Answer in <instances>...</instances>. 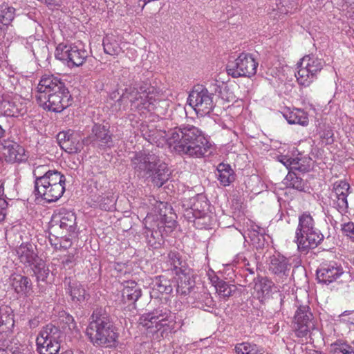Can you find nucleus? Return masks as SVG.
<instances>
[{
    "label": "nucleus",
    "mask_w": 354,
    "mask_h": 354,
    "mask_svg": "<svg viewBox=\"0 0 354 354\" xmlns=\"http://www.w3.org/2000/svg\"><path fill=\"white\" fill-rule=\"evenodd\" d=\"M196 301L194 302L195 307L208 310L205 308H212L215 306L214 301L209 293L203 292L198 293L194 297Z\"/></svg>",
    "instance_id": "473e14b6"
},
{
    "label": "nucleus",
    "mask_w": 354,
    "mask_h": 354,
    "mask_svg": "<svg viewBox=\"0 0 354 354\" xmlns=\"http://www.w3.org/2000/svg\"><path fill=\"white\" fill-rule=\"evenodd\" d=\"M0 97H1V96H0Z\"/></svg>",
    "instance_id": "774afa93"
},
{
    "label": "nucleus",
    "mask_w": 354,
    "mask_h": 354,
    "mask_svg": "<svg viewBox=\"0 0 354 354\" xmlns=\"http://www.w3.org/2000/svg\"><path fill=\"white\" fill-rule=\"evenodd\" d=\"M102 182L106 183V180L105 179V177L104 176H102Z\"/></svg>",
    "instance_id": "680f3d73"
},
{
    "label": "nucleus",
    "mask_w": 354,
    "mask_h": 354,
    "mask_svg": "<svg viewBox=\"0 0 354 354\" xmlns=\"http://www.w3.org/2000/svg\"><path fill=\"white\" fill-rule=\"evenodd\" d=\"M176 221L172 217H168L167 215H160V221L158 224V229L160 230L162 228H169L171 230L174 227Z\"/></svg>",
    "instance_id": "a18cd8bd"
},
{
    "label": "nucleus",
    "mask_w": 354,
    "mask_h": 354,
    "mask_svg": "<svg viewBox=\"0 0 354 354\" xmlns=\"http://www.w3.org/2000/svg\"><path fill=\"white\" fill-rule=\"evenodd\" d=\"M15 351H12L11 349L8 348H0V354H15Z\"/></svg>",
    "instance_id": "4d7b16f0"
},
{
    "label": "nucleus",
    "mask_w": 354,
    "mask_h": 354,
    "mask_svg": "<svg viewBox=\"0 0 354 354\" xmlns=\"http://www.w3.org/2000/svg\"><path fill=\"white\" fill-rule=\"evenodd\" d=\"M295 239L298 250L301 252L315 248L323 241L324 236L315 227L314 219L310 213L304 212L299 216Z\"/></svg>",
    "instance_id": "423d86ee"
},
{
    "label": "nucleus",
    "mask_w": 354,
    "mask_h": 354,
    "mask_svg": "<svg viewBox=\"0 0 354 354\" xmlns=\"http://www.w3.org/2000/svg\"><path fill=\"white\" fill-rule=\"evenodd\" d=\"M342 230L343 232L351 239L354 241V223L349 222L342 225Z\"/></svg>",
    "instance_id": "09e8293b"
},
{
    "label": "nucleus",
    "mask_w": 354,
    "mask_h": 354,
    "mask_svg": "<svg viewBox=\"0 0 354 354\" xmlns=\"http://www.w3.org/2000/svg\"><path fill=\"white\" fill-rule=\"evenodd\" d=\"M43 338L37 337V350L39 354H58L60 350V343L53 342L48 340L46 342H42Z\"/></svg>",
    "instance_id": "c85d7f7f"
},
{
    "label": "nucleus",
    "mask_w": 354,
    "mask_h": 354,
    "mask_svg": "<svg viewBox=\"0 0 354 354\" xmlns=\"http://www.w3.org/2000/svg\"><path fill=\"white\" fill-rule=\"evenodd\" d=\"M351 346L343 340H337L330 345L329 351L331 354H347Z\"/></svg>",
    "instance_id": "ea45409f"
},
{
    "label": "nucleus",
    "mask_w": 354,
    "mask_h": 354,
    "mask_svg": "<svg viewBox=\"0 0 354 354\" xmlns=\"http://www.w3.org/2000/svg\"><path fill=\"white\" fill-rule=\"evenodd\" d=\"M66 242H67V243H68V245H71V243H69V241L66 240Z\"/></svg>",
    "instance_id": "69168bd1"
},
{
    "label": "nucleus",
    "mask_w": 354,
    "mask_h": 354,
    "mask_svg": "<svg viewBox=\"0 0 354 354\" xmlns=\"http://www.w3.org/2000/svg\"><path fill=\"white\" fill-rule=\"evenodd\" d=\"M86 333L93 345L106 348L114 346L118 338L110 316L101 308L93 310Z\"/></svg>",
    "instance_id": "f03ea898"
},
{
    "label": "nucleus",
    "mask_w": 354,
    "mask_h": 354,
    "mask_svg": "<svg viewBox=\"0 0 354 354\" xmlns=\"http://www.w3.org/2000/svg\"><path fill=\"white\" fill-rule=\"evenodd\" d=\"M17 254L21 263L29 266L35 264L39 259L34 251V246L30 243L21 244L17 249Z\"/></svg>",
    "instance_id": "a878e982"
},
{
    "label": "nucleus",
    "mask_w": 354,
    "mask_h": 354,
    "mask_svg": "<svg viewBox=\"0 0 354 354\" xmlns=\"http://www.w3.org/2000/svg\"><path fill=\"white\" fill-rule=\"evenodd\" d=\"M3 154L8 162H21L27 159L24 148L13 141H5L2 144Z\"/></svg>",
    "instance_id": "6ab92c4d"
},
{
    "label": "nucleus",
    "mask_w": 354,
    "mask_h": 354,
    "mask_svg": "<svg viewBox=\"0 0 354 354\" xmlns=\"http://www.w3.org/2000/svg\"><path fill=\"white\" fill-rule=\"evenodd\" d=\"M175 317L166 308H156L153 311L142 315L138 320L140 326L151 333H156L161 329L172 330L175 325Z\"/></svg>",
    "instance_id": "6e6552de"
},
{
    "label": "nucleus",
    "mask_w": 354,
    "mask_h": 354,
    "mask_svg": "<svg viewBox=\"0 0 354 354\" xmlns=\"http://www.w3.org/2000/svg\"><path fill=\"white\" fill-rule=\"evenodd\" d=\"M53 221L59 222L60 228L70 233H74L77 229L75 213L65 208L60 209L57 213L53 215Z\"/></svg>",
    "instance_id": "412c9836"
},
{
    "label": "nucleus",
    "mask_w": 354,
    "mask_h": 354,
    "mask_svg": "<svg viewBox=\"0 0 354 354\" xmlns=\"http://www.w3.org/2000/svg\"><path fill=\"white\" fill-rule=\"evenodd\" d=\"M344 273L343 269L336 263L322 264L317 270V279L319 283H330Z\"/></svg>",
    "instance_id": "aec40b11"
},
{
    "label": "nucleus",
    "mask_w": 354,
    "mask_h": 354,
    "mask_svg": "<svg viewBox=\"0 0 354 354\" xmlns=\"http://www.w3.org/2000/svg\"><path fill=\"white\" fill-rule=\"evenodd\" d=\"M57 59L64 61L70 67L82 66L88 57L82 44L66 45L59 44L55 52Z\"/></svg>",
    "instance_id": "9d476101"
},
{
    "label": "nucleus",
    "mask_w": 354,
    "mask_h": 354,
    "mask_svg": "<svg viewBox=\"0 0 354 354\" xmlns=\"http://www.w3.org/2000/svg\"><path fill=\"white\" fill-rule=\"evenodd\" d=\"M95 188H96L97 190H99V188H98L97 183V182L95 183Z\"/></svg>",
    "instance_id": "e2e57ef3"
},
{
    "label": "nucleus",
    "mask_w": 354,
    "mask_h": 354,
    "mask_svg": "<svg viewBox=\"0 0 354 354\" xmlns=\"http://www.w3.org/2000/svg\"><path fill=\"white\" fill-rule=\"evenodd\" d=\"M153 288L160 293L170 294L173 290L172 282L164 276H158L154 279Z\"/></svg>",
    "instance_id": "f704fd0d"
},
{
    "label": "nucleus",
    "mask_w": 354,
    "mask_h": 354,
    "mask_svg": "<svg viewBox=\"0 0 354 354\" xmlns=\"http://www.w3.org/2000/svg\"><path fill=\"white\" fill-rule=\"evenodd\" d=\"M73 131L71 130L62 131L58 133L57 141L62 149L64 148V144H66L69 141L71 136H73Z\"/></svg>",
    "instance_id": "de8ad7c7"
},
{
    "label": "nucleus",
    "mask_w": 354,
    "mask_h": 354,
    "mask_svg": "<svg viewBox=\"0 0 354 354\" xmlns=\"http://www.w3.org/2000/svg\"><path fill=\"white\" fill-rule=\"evenodd\" d=\"M250 273H254V271L252 269H248Z\"/></svg>",
    "instance_id": "0e129e2a"
},
{
    "label": "nucleus",
    "mask_w": 354,
    "mask_h": 354,
    "mask_svg": "<svg viewBox=\"0 0 354 354\" xmlns=\"http://www.w3.org/2000/svg\"><path fill=\"white\" fill-rule=\"evenodd\" d=\"M304 160L297 157L292 159V171H299L301 172H306L309 171L310 166L304 164Z\"/></svg>",
    "instance_id": "37998d69"
},
{
    "label": "nucleus",
    "mask_w": 354,
    "mask_h": 354,
    "mask_svg": "<svg viewBox=\"0 0 354 354\" xmlns=\"http://www.w3.org/2000/svg\"><path fill=\"white\" fill-rule=\"evenodd\" d=\"M86 144L85 138L80 140L75 136L74 133L71 136L69 141L66 144H64V149L68 153H77L82 151L83 147Z\"/></svg>",
    "instance_id": "72a5a7b5"
},
{
    "label": "nucleus",
    "mask_w": 354,
    "mask_h": 354,
    "mask_svg": "<svg viewBox=\"0 0 354 354\" xmlns=\"http://www.w3.org/2000/svg\"><path fill=\"white\" fill-rule=\"evenodd\" d=\"M292 159L293 158L285 157L283 160H281V162L289 169V171H292Z\"/></svg>",
    "instance_id": "6e6d98bb"
},
{
    "label": "nucleus",
    "mask_w": 354,
    "mask_h": 354,
    "mask_svg": "<svg viewBox=\"0 0 354 354\" xmlns=\"http://www.w3.org/2000/svg\"><path fill=\"white\" fill-rule=\"evenodd\" d=\"M257 66L258 63L251 55L241 53L234 61L227 64V71L233 77H251L256 74Z\"/></svg>",
    "instance_id": "9b49d317"
},
{
    "label": "nucleus",
    "mask_w": 354,
    "mask_h": 354,
    "mask_svg": "<svg viewBox=\"0 0 354 354\" xmlns=\"http://www.w3.org/2000/svg\"><path fill=\"white\" fill-rule=\"evenodd\" d=\"M46 96V100L38 102L39 105L46 110L58 113L69 106V100L71 97L68 89L56 95L48 94Z\"/></svg>",
    "instance_id": "dca6fc26"
},
{
    "label": "nucleus",
    "mask_w": 354,
    "mask_h": 354,
    "mask_svg": "<svg viewBox=\"0 0 354 354\" xmlns=\"http://www.w3.org/2000/svg\"><path fill=\"white\" fill-rule=\"evenodd\" d=\"M353 345V348H354V341L352 342Z\"/></svg>",
    "instance_id": "338daca9"
},
{
    "label": "nucleus",
    "mask_w": 354,
    "mask_h": 354,
    "mask_svg": "<svg viewBox=\"0 0 354 354\" xmlns=\"http://www.w3.org/2000/svg\"><path fill=\"white\" fill-rule=\"evenodd\" d=\"M102 194H99L95 202L97 203L99 207L103 210L110 211L115 205V197L111 192H100Z\"/></svg>",
    "instance_id": "c756f323"
},
{
    "label": "nucleus",
    "mask_w": 354,
    "mask_h": 354,
    "mask_svg": "<svg viewBox=\"0 0 354 354\" xmlns=\"http://www.w3.org/2000/svg\"><path fill=\"white\" fill-rule=\"evenodd\" d=\"M221 91V88L217 83L211 84L207 87L197 85L189 93L187 103L198 115L205 116L212 111Z\"/></svg>",
    "instance_id": "39448f33"
},
{
    "label": "nucleus",
    "mask_w": 354,
    "mask_h": 354,
    "mask_svg": "<svg viewBox=\"0 0 354 354\" xmlns=\"http://www.w3.org/2000/svg\"><path fill=\"white\" fill-rule=\"evenodd\" d=\"M73 262H74V257H73V256H70L69 255V256L66 257L63 259L62 264H63L64 268L68 267V268H70L73 266Z\"/></svg>",
    "instance_id": "5fc2aeb1"
},
{
    "label": "nucleus",
    "mask_w": 354,
    "mask_h": 354,
    "mask_svg": "<svg viewBox=\"0 0 354 354\" xmlns=\"http://www.w3.org/2000/svg\"><path fill=\"white\" fill-rule=\"evenodd\" d=\"M11 286L15 291L25 297L30 296L32 292V284L30 279L21 274H13L10 277Z\"/></svg>",
    "instance_id": "4be33fe9"
},
{
    "label": "nucleus",
    "mask_w": 354,
    "mask_h": 354,
    "mask_svg": "<svg viewBox=\"0 0 354 354\" xmlns=\"http://www.w3.org/2000/svg\"><path fill=\"white\" fill-rule=\"evenodd\" d=\"M285 184L290 187H292L299 191H304L305 189V182L303 179L297 176L294 171H289L285 179Z\"/></svg>",
    "instance_id": "e433bc0d"
},
{
    "label": "nucleus",
    "mask_w": 354,
    "mask_h": 354,
    "mask_svg": "<svg viewBox=\"0 0 354 354\" xmlns=\"http://www.w3.org/2000/svg\"><path fill=\"white\" fill-rule=\"evenodd\" d=\"M61 354H77V353H74L71 350H67V351L62 352Z\"/></svg>",
    "instance_id": "13d9d810"
},
{
    "label": "nucleus",
    "mask_w": 354,
    "mask_h": 354,
    "mask_svg": "<svg viewBox=\"0 0 354 354\" xmlns=\"http://www.w3.org/2000/svg\"><path fill=\"white\" fill-rule=\"evenodd\" d=\"M38 95H36L37 101L46 100L48 94H57L64 92L68 89L64 83L58 77L53 75H45L41 78L37 87Z\"/></svg>",
    "instance_id": "ddd939ff"
},
{
    "label": "nucleus",
    "mask_w": 354,
    "mask_h": 354,
    "mask_svg": "<svg viewBox=\"0 0 354 354\" xmlns=\"http://www.w3.org/2000/svg\"><path fill=\"white\" fill-rule=\"evenodd\" d=\"M14 326L13 315L8 307L0 308V333L6 332Z\"/></svg>",
    "instance_id": "7c9ffc66"
},
{
    "label": "nucleus",
    "mask_w": 354,
    "mask_h": 354,
    "mask_svg": "<svg viewBox=\"0 0 354 354\" xmlns=\"http://www.w3.org/2000/svg\"><path fill=\"white\" fill-rule=\"evenodd\" d=\"M67 246H68V245H66V243H64V245L60 244V247H62V248H67Z\"/></svg>",
    "instance_id": "052dcab7"
},
{
    "label": "nucleus",
    "mask_w": 354,
    "mask_h": 354,
    "mask_svg": "<svg viewBox=\"0 0 354 354\" xmlns=\"http://www.w3.org/2000/svg\"><path fill=\"white\" fill-rule=\"evenodd\" d=\"M86 145L99 148L111 147L113 145L112 135L110 133L109 127L100 124H95L91 129V133L85 138Z\"/></svg>",
    "instance_id": "4468645a"
},
{
    "label": "nucleus",
    "mask_w": 354,
    "mask_h": 354,
    "mask_svg": "<svg viewBox=\"0 0 354 354\" xmlns=\"http://www.w3.org/2000/svg\"><path fill=\"white\" fill-rule=\"evenodd\" d=\"M216 176L224 187L230 185L235 180V174L229 164L221 162L216 167Z\"/></svg>",
    "instance_id": "393cba45"
},
{
    "label": "nucleus",
    "mask_w": 354,
    "mask_h": 354,
    "mask_svg": "<svg viewBox=\"0 0 354 354\" xmlns=\"http://www.w3.org/2000/svg\"><path fill=\"white\" fill-rule=\"evenodd\" d=\"M138 176L151 179L154 185L160 187L168 180L169 174L165 163L154 154L138 153L131 160Z\"/></svg>",
    "instance_id": "7ed1b4c3"
},
{
    "label": "nucleus",
    "mask_w": 354,
    "mask_h": 354,
    "mask_svg": "<svg viewBox=\"0 0 354 354\" xmlns=\"http://www.w3.org/2000/svg\"><path fill=\"white\" fill-rule=\"evenodd\" d=\"M290 266L289 259L280 254L270 257L269 270L275 276L277 282H283L287 279Z\"/></svg>",
    "instance_id": "f3484780"
},
{
    "label": "nucleus",
    "mask_w": 354,
    "mask_h": 354,
    "mask_svg": "<svg viewBox=\"0 0 354 354\" xmlns=\"http://www.w3.org/2000/svg\"><path fill=\"white\" fill-rule=\"evenodd\" d=\"M216 292L221 297H230L236 290L235 285L230 284L223 280H218L215 285Z\"/></svg>",
    "instance_id": "c9c22d12"
},
{
    "label": "nucleus",
    "mask_w": 354,
    "mask_h": 354,
    "mask_svg": "<svg viewBox=\"0 0 354 354\" xmlns=\"http://www.w3.org/2000/svg\"><path fill=\"white\" fill-rule=\"evenodd\" d=\"M14 8L3 3L0 6V23L4 26L9 25L15 17Z\"/></svg>",
    "instance_id": "4c0bfd02"
},
{
    "label": "nucleus",
    "mask_w": 354,
    "mask_h": 354,
    "mask_svg": "<svg viewBox=\"0 0 354 354\" xmlns=\"http://www.w3.org/2000/svg\"><path fill=\"white\" fill-rule=\"evenodd\" d=\"M350 185L344 180H339L334 183L330 198L333 206L340 213H346L348 207L347 197L349 194Z\"/></svg>",
    "instance_id": "2eb2a0df"
},
{
    "label": "nucleus",
    "mask_w": 354,
    "mask_h": 354,
    "mask_svg": "<svg viewBox=\"0 0 354 354\" xmlns=\"http://www.w3.org/2000/svg\"><path fill=\"white\" fill-rule=\"evenodd\" d=\"M154 88L149 84L141 82L134 86L127 88L118 101L121 102L129 101L132 110L145 109L151 111L153 109L157 100V95L154 93Z\"/></svg>",
    "instance_id": "0eeeda50"
},
{
    "label": "nucleus",
    "mask_w": 354,
    "mask_h": 354,
    "mask_svg": "<svg viewBox=\"0 0 354 354\" xmlns=\"http://www.w3.org/2000/svg\"><path fill=\"white\" fill-rule=\"evenodd\" d=\"M45 171H48L47 168L44 165H39L35 167L33 171V175L37 180L39 177H41Z\"/></svg>",
    "instance_id": "603ef678"
},
{
    "label": "nucleus",
    "mask_w": 354,
    "mask_h": 354,
    "mask_svg": "<svg viewBox=\"0 0 354 354\" xmlns=\"http://www.w3.org/2000/svg\"><path fill=\"white\" fill-rule=\"evenodd\" d=\"M65 283L68 284L67 292L71 297L73 301L82 303L88 298L89 295L86 293L85 288L79 281L68 279V281L66 279Z\"/></svg>",
    "instance_id": "5701e85b"
},
{
    "label": "nucleus",
    "mask_w": 354,
    "mask_h": 354,
    "mask_svg": "<svg viewBox=\"0 0 354 354\" xmlns=\"http://www.w3.org/2000/svg\"><path fill=\"white\" fill-rule=\"evenodd\" d=\"M103 47L104 53L110 55H118L122 50L113 36H106L103 39Z\"/></svg>",
    "instance_id": "2f4dec72"
},
{
    "label": "nucleus",
    "mask_w": 354,
    "mask_h": 354,
    "mask_svg": "<svg viewBox=\"0 0 354 354\" xmlns=\"http://www.w3.org/2000/svg\"><path fill=\"white\" fill-rule=\"evenodd\" d=\"M33 265L32 270L38 281H44L49 273L45 263L41 259H38Z\"/></svg>",
    "instance_id": "58836bf2"
},
{
    "label": "nucleus",
    "mask_w": 354,
    "mask_h": 354,
    "mask_svg": "<svg viewBox=\"0 0 354 354\" xmlns=\"http://www.w3.org/2000/svg\"><path fill=\"white\" fill-rule=\"evenodd\" d=\"M325 66V61L314 55H305L297 63V71L295 74L297 81L300 86H309L317 78L318 74Z\"/></svg>",
    "instance_id": "1a4fd4ad"
},
{
    "label": "nucleus",
    "mask_w": 354,
    "mask_h": 354,
    "mask_svg": "<svg viewBox=\"0 0 354 354\" xmlns=\"http://www.w3.org/2000/svg\"><path fill=\"white\" fill-rule=\"evenodd\" d=\"M160 134L176 152L192 158L204 157L212 147L203 131L192 124H183Z\"/></svg>",
    "instance_id": "f257e3e1"
},
{
    "label": "nucleus",
    "mask_w": 354,
    "mask_h": 354,
    "mask_svg": "<svg viewBox=\"0 0 354 354\" xmlns=\"http://www.w3.org/2000/svg\"><path fill=\"white\" fill-rule=\"evenodd\" d=\"M287 122L290 124H299L306 127L308 124V114L303 110L295 109L283 114Z\"/></svg>",
    "instance_id": "cd10ccee"
},
{
    "label": "nucleus",
    "mask_w": 354,
    "mask_h": 354,
    "mask_svg": "<svg viewBox=\"0 0 354 354\" xmlns=\"http://www.w3.org/2000/svg\"><path fill=\"white\" fill-rule=\"evenodd\" d=\"M37 337L44 339L42 342L44 343L48 340L60 343L63 337V333L58 327L50 324L42 328Z\"/></svg>",
    "instance_id": "bb28decb"
},
{
    "label": "nucleus",
    "mask_w": 354,
    "mask_h": 354,
    "mask_svg": "<svg viewBox=\"0 0 354 354\" xmlns=\"http://www.w3.org/2000/svg\"><path fill=\"white\" fill-rule=\"evenodd\" d=\"M347 354H354V351H353V348L351 347V348L350 349V351H348V353Z\"/></svg>",
    "instance_id": "bf43d9fd"
},
{
    "label": "nucleus",
    "mask_w": 354,
    "mask_h": 354,
    "mask_svg": "<svg viewBox=\"0 0 354 354\" xmlns=\"http://www.w3.org/2000/svg\"><path fill=\"white\" fill-rule=\"evenodd\" d=\"M272 286V282L267 278H261L259 281V283L257 284V286L259 288V290L264 293H268L271 290V288Z\"/></svg>",
    "instance_id": "49530a36"
},
{
    "label": "nucleus",
    "mask_w": 354,
    "mask_h": 354,
    "mask_svg": "<svg viewBox=\"0 0 354 354\" xmlns=\"http://www.w3.org/2000/svg\"><path fill=\"white\" fill-rule=\"evenodd\" d=\"M293 328L299 337H306L315 328L314 317L307 305H300L295 314Z\"/></svg>",
    "instance_id": "f8f14e48"
},
{
    "label": "nucleus",
    "mask_w": 354,
    "mask_h": 354,
    "mask_svg": "<svg viewBox=\"0 0 354 354\" xmlns=\"http://www.w3.org/2000/svg\"><path fill=\"white\" fill-rule=\"evenodd\" d=\"M142 295L140 287L134 281H127L122 292L124 302L134 304Z\"/></svg>",
    "instance_id": "b1692460"
},
{
    "label": "nucleus",
    "mask_w": 354,
    "mask_h": 354,
    "mask_svg": "<svg viewBox=\"0 0 354 354\" xmlns=\"http://www.w3.org/2000/svg\"><path fill=\"white\" fill-rule=\"evenodd\" d=\"M168 262L172 266V269L175 270L176 273L182 271L183 263L181 256L178 252L171 251L168 254Z\"/></svg>",
    "instance_id": "a19ab883"
},
{
    "label": "nucleus",
    "mask_w": 354,
    "mask_h": 354,
    "mask_svg": "<svg viewBox=\"0 0 354 354\" xmlns=\"http://www.w3.org/2000/svg\"><path fill=\"white\" fill-rule=\"evenodd\" d=\"M8 205V202L4 197V187L3 184H1L0 185V222L5 219L6 215V209Z\"/></svg>",
    "instance_id": "c03bdc74"
},
{
    "label": "nucleus",
    "mask_w": 354,
    "mask_h": 354,
    "mask_svg": "<svg viewBox=\"0 0 354 354\" xmlns=\"http://www.w3.org/2000/svg\"><path fill=\"white\" fill-rule=\"evenodd\" d=\"M321 138L326 145L333 142V133L330 128L325 129L320 135Z\"/></svg>",
    "instance_id": "8fccbe9b"
},
{
    "label": "nucleus",
    "mask_w": 354,
    "mask_h": 354,
    "mask_svg": "<svg viewBox=\"0 0 354 354\" xmlns=\"http://www.w3.org/2000/svg\"><path fill=\"white\" fill-rule=\"evenodd\" d=\"M26 106L19 100L0 97V114L8 117H18L26 113Z\"/></svg>",
    "instance_id": "a211bd4d"
},
{
    "label": "nucleus",
    "mask_w": 354,
    "mask_h": 354,
    "mask_svg": "<svg viewBox=\"0 0 354 354\" xmlns=\"http://www.w3.org/2000/svg\"><path fill=\"white\" fill-rule=\"evenodd\" d=\"M66 178L56 170H48L35 180L34 193L48 203L57 201L65 192Z\"/></svg>",
    "instance_id": "20e7f679"
},
{
    "label": "nucleus",
    "mask_w": 354,
    "mask_h": 354,
    "mask_svg": "<svg viewBox=\"0 0 354 354\" xmlns=\"http://www.w3.org/2000/svg\"><path fill=\"white\" fill-rule=\"evenodd\" d=\"M263 348H260L255 344H252L248 354H264Z\"/></svg>",
    "instance_id": "864d4df0"
},
{
    "label": "nucleus",
    "mask_w": 354,
    "mask_h": 354,
    "mask_svg": "<svg viewBox=\"0 0 354 354\" xmlns=\"http://www.w3.org/2000/svg\"><path fill=\"white\" fill-rule=\"evenodd\" d=\"M252 344L249 342H243L237 344L235 346V351L237 354H248Z\"/></svg>",
    "instance_id": "3c124183"
},
{
    "label": "nucleus",
    "mask_w": 354,
    "mask_h": 354,
    "mask_svg": "<svg viewBox=\"0 0 354 354\" xmlns=\"http://www.w3.org/2000/svg\"><path fill=\"white\" fill-rule=\"evenodd\" d=\"M192 286L190 284L189 279H185L183 280L180 279L177 282L176 292L181 295H187L191 293Z\"/></svg>",
    "instance_id": "79ce46f5"
}]
</instances>
